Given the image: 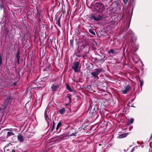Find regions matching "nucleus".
<instances>
[{
	"label": "nucleus",
	"instance_id": "15",
	"mask_svg": "<svg viewBox=\"0 0 152 152\" xmlns=\"http://www.w3.org/2000/svg\"><path fill=\"white\" fill-rule=\"evenodd\" d=\"M37 17L38 18V20L39 22L41 21V19L40 18L41 14V11L38 10L37 9Z\"/></svg>",
	"mask_w": 152,
	"mask_h": 152
},
{
	"label": "nucleus",
	"instance_id": "18",
	"mask_svg": "<svg viewBox=\"0 0 152 152\" xmlns=\"http://www.w3.org/2000/svg\"><path fill=\"white\" fill-rule=\"evenodd\" d=\"M20 55V51L19 50H18L17 51L16 55L15 57V58L17 59V60H20V57L19 56Z\"/></svg>",
	"mask_w": 152,
	"mask_h": 152
},
{
	"label": "nucleus",
	"instance_id": "16",
	"mask_svg": "<svg viewBox=\"0 0 152 152\" xmlns=\"http://www.w3.org/2000/svg\"><path fill=\"white\" fill-rule=\"evenodd\" d=\"M18 139L20 142H23L24 141L23 137L21 134H19L18 136Z\"/></svg>",
	"mask_w": 152,
	"mask_h": 152
},
{
	"label": "nucleus",
	"instance_id": "11",
	"mask_svg": "<svg viewBox=\"0 0 152 152\" xmlns=\"http://www.w3.org/2000/svg\"><path fill=\"white\" fill-rule=\"evenodd\" d=\"M6 130L9 131L7 133V136L8 137L10 136L14 135L15 134L13 133V131L11 130H9V129H6Z\"/></svg>",
	"mask_w": 152,
	"mask_h": 152
},
{
	"label": "nucleus",
	"instance_id": "38",
	"mask_svg": "<svg viewBox=\"0 0 152 152\" xmlns=\"http://www.w3.org/2000/svg\"><path fill=\"white\" fill-rule=\"evenodd\" d=\"M6 69L7 70V71H9V68L7 67H6Z\"/></svg>",
	"mask_w": 152,
	"mask_h": 152
},
{
	"label": "nucleus",
	"instance_id": "23",
	"mask_svg": "<svg viewBox=\"0 0 152 152\" xmlns=\"http://www.w3.org/2000/svg\"><path fill=\"white\" fill-rule=\"evenodd\" d=\"M8 101H7L5 100L4 101V102L2 104V106L4 108L6 107L7 106V104L8 103Z\"/></svg>",
	"mask_w": 152,
	"mask_h": 152
},
{
	"label": "nucleus",
	"instance_id": "33",
	"mask_svg": "<svg viewBox=\"0 0 152 152\" xmlns=\"http://www.w3.org/2000/svg\"><path fill=\"white\" fill-rule=\"evenodd\" d=\"M124 5H125L127 2V0H123Z\"/></svg>",
	"mask_w": 152,
	"mask_h": 152
},
{
	"label": "nucleus",
	"instance_id": "35",
	"mask_svg": "<svg viewBox=\"0 0 152 152\" xmlns=\"http://www.w3.org/2000/svg\"><path fill=\"white\" fill-rule=\"evenodd\" d=\"M19 60H17V63L18 64H19L20 63Z\"/></svg>",
	"mask_w": 152,
	"mask_h": 152
},
{
	"label": "nucleus",
	"instance_id": "47",
	"mask_svg": "<svg viewBox=\"0 0 152 152\" xmlns=\"http://www.w3.org/2000/svg\"><path fill=\"white\" fill-rule=\"evenodd\" d=\"M98 57H100V58H101V56H98Z\"/></svg>",
	"mask_w": 152,
	"mask_h": 152
},
{
	"label": "nucleus",
	"instance_id": "32",
	"mask_svg": "<svg viewBox=\"0 0 152 152\" xmlns=\"http://www.w3.org/2000/svg\"><path fill=\"white\" fill-rule=\"evenodd\" d=\"M65 135H60L59 136V137L60 138V139H62L64 138V137H65Z\"/></svg>",
	"mask_w": 152,
	"mask_h": 152
},
{
	"label": "nucleus",
	"instance_id": "27",
	"mask_svg": "<svg viewBox=\"0 0 152 152\" xmlns=\"http://www.w3.org/2000/svg\"><path fill=\"white\" fill-rule=\"evenodd\" d=\"M3 57V55L1 53H0V66H1L2 64V59Z\"/></svg>",
	"mask_w": 152,
	"mask_h": 152
},
{
	"label": "nucleus",
	"instance_id": "25",
	"mask_svg": "<svg viewBox=\"0 0 152 152\" xmlns=\"http://www.w3.org/2000/svg\"><path fill=\"white\" fill-rule=\"evenodd\" d=\"M62 125V123L61 122V121H60L58 123V124L56 128V130H57Z\"/></svg>",
	"mask_w": 152,
	"mask_h": 152
},
{
	"label": "nucleus",
	"instance_id": "39",
	"mask_svg": "<svg viewBox=\"0 0 152 152\" xmlns=\"http://www.w3.org/2000/svg\"><path fill=\"white\" fill-rule=\"evenodd\" d=\"M69 103H70L67 102V103H66L65 104H66V105H68Z\"/></svg>",
	"mask_w": 152,
	"mask_h": 152
},
{
	"label": "nucleus",
	"instance_id": "37",
	"mask_svg": "<svg viewBox=\"0 0 152 152\" xmlns=\"http://www.w3.org/2000/svg\"><path fill=\"white\" fill-rule=\"evenodd\" d=\"M152 139V134H151L150 137V139Z\"/></svg>",
	"mask_w": 152,
	"mask_h": 152
},
{
	"label": "nucleus",
	"instance_id": "19",
	"mask_svg": "<svg viewBox=\"0 0 152 152\" xmlns=\"http://www.w3.org/2000/svg\"><path fill=\"white\" fill-rule=\"evenodd\" d=\"M65 111V109L64 107H63L59 110L58 112L59 114L62 115L64 113Z\"/></svg>",
	"mask_w": 152,
	"mask_h": 152
},
{
	"label": "nucleus",
	"instance_id": "22",
	"mask_svg": "<svg viewBox=\"0 0 152 152\" xmlns=\"http://www.w3.org/2000/svg\"><path fill=\"white\" fill-rule=\"evenodd\" d=\"M8 101H7L5 100L4 101V102L2 104V106L4 108L6 107L7 106V104L8 103Z\"/></svg>",
	"mask_w": 152,
	"mask_h": 152
},
{
	"label": "nucleus",
	"instance_id": "36",
	"mask_svg": "<svg viewBox=\"0 0 152 152\" xmlns=\"http://www.w3.org/2000/svg\"><path fill=\"white\" fill-rule=\"evenodd\" d=\"M100 1H102L103 2H104L105 1H106V0H99Z\"/></svg>",
	"mask_w": 152,
	"mask_h": 152
},
{
	"label": "nucleus",
	"instance_id": "26",
	"mask_svg": "<svg viewBox=\"0 0 152 152\" xmlns=\"http://www.w3.org/2000/svg\"><path fill=\"white\" fill-rule=\"evenodd\" d=\"M55 127V123L54 121H53L52 122V126L51 128V129L50 131V132H52L53 130L54 129Z\"/></svg>",
	"mask_w": 152,
	"mask_h": 152
},
{
	"label": "nucleus",
	"instance_id": "13",
	"mask_svg": "<svg viewBox=\"0 0 152 152\" xmlns=\"http://www.w3.org/2000/svg\"><path fill=\"white\" fill-rule=\"evenodd\" d=\"M13 99V97L12 96V94L11 93L9 94L7 96L5 100L7 101H8V102L10 101H11Z\"/></svg>",
	"mask_w": 152,
	"mask_h": 152
},
{
	"label": "nucleus",
	"instance_id": "43",
	"mask_svg": "<svg viewBox=\"0 0 152 152\" xmlns=\"http://www.w3.org/2000/svg\"><path fill=\"white\" fill-rule=\"evenodd\" d=\"M12 152H15V151L14 150H12Z\"/></svg>",
	"mask_w": 152,
	"mask_h": 152
},
{
	"label": "nucleus",
	"instance_id": "10",
	"mask_svg": "<svg viewBox=\"0 0 152 152\" xmlns=\"http://www.w3.org/2000/svg\"><path fill=\"white\" fill-rule=\"evenodd\" d=\"M59 87V85H55L53 84L52 85L51 87V89L52 91H56L58 90Z\"/></svg>",
	"mask_w": 152,
	"mask_h": 152
},
{
	"label": "nucleus",
	"instance_id": "3",
	"mask_svg": "<svg viewBox=\"0 0 152 152\" xmlns=\"http://www.w3.org/2000/svg\"><path fill=\"white\" fill-rule=\"evenodd\" d=\"M97 55L99 56H101V58L99 57H97L96 58L91 57L92 61L94 64H96L99 62H100L105 58L104 55H103V54H102V53H100V54H98Z\"/></svg>",
	"mask_w": 152,
	"mask_h": 152
},
{
	"label": "nucleus",
	"instance_id": "48",
	"mask_svg": "<svg viewBox=\"0 0 152 152\" xmlns=\"http://www.w3.org/2000/svg\"><path fill=\"white\" fill-rule=\"evenodd\" d=\"M131 107H134V106H131Z\"/></svg>",
	"mask_w": 152,
	"mask_h": 152
},
{
	"label": "nucleus",
	"instance_id": "41",
	"mask_svg": "<svg viewBox=\"0 0 152 152\" xmlns=\"http://www.w3.org/2000/svg\"><path fill=\"white\" fill-rule=\"evenodd\" d=\"M12 144L10 143H9V144H8V146H9V145H12Z\"/></svg>",
	"mask_w": 152,
	"mask_h": 152
},
{
	"label": "nucleus",
	"instance_id": "40",
	"mask_svg": "<svg viewBox=\"0 0 152 152\" xmlns=\"http://www.w3.org/2000/svg\"><path fill=\"white\" fill-rule=\"evenodd\" d=\"M134 150V149L133 148H132L131 150V152H132Z\"/></svg>",
	"mask_w": 152,
	"mask_h": 152
},
{
	"label": "nucleus",
	"instance_id": "21",
	"mask_svg": "<svg viewBox=\"0 0 152 152\" xmlns=\"http://www.w3.org/2000/svg\"><path fill=\"white\" fill-rule=\"evenodd\" d=\"M66 88L67 89L69 90L70 92L72 91V89H71L69 85H68L67 83H65Z\"/></svg>",
	"mask_w": 152,
	"mask_h": 152
},
{
	"label": "nucleus",
	"instance_id": "5",
	"mask_svg": "<svg viewBox=\"0 0 152 152\" xmlns=\"http://www.w3.org/2000/svg\"><path fill=\"white\" fill-rule=\"evenodd\" d=\"M80 62L77 61L74 62L73 65L72 66V68L73 69L75 72H79L78 69L80 66Z\"/></svg>",
	"mask_w": 152,
	"mask_h": 152
},
{
	"label": "nucleus",
	"instance_id": "34",
	"mask_svg": "<svg viewBox=\"0 0 152 152\" xmlns=\"http://www.w3.org/2000/svg\"><path fill=\"white\" fill-rule=\"evenodd\" d=\"M17 82H15L13 83V84L14 86H15L17 85Z\"/></svg>",
	"mask_w": 152,
	"mask_h": 152
},
{
	"label": "nucleus",
	"instance_id": "28",
	"mask_svg": "<svg viewBox=\"0 0 152 152\" xmlns=\"http://www.w3.org/2000/svg\"><path fill=\"white\" fill-rule=\"evenodd\" d=\"M73 42L74 40L73 39L70 40V45L73 48Z\"/></svg>",
	"mask_w": 152,
	"mask_h": 152
},
{
	"label": "nucleus",
	"instance_id": "31",
	"mask_svg": "<svg viewBox=\"0 0 152 152\" xmlns=\"http://www.w3.org/2000/svg\"><path fill=\"white\" fill-rule=\"evenodd\" d=\"M77 132H76V131H75V132H74L72 134H71L70 135V136H76V134L77 133Z\"/></svg>",
	"mask_w": 152,
	"mask_h": 152
},
{
	"label": "nucleus",
	"instance_id": "20",
	"mask_svg": "<svg viewBox=\"0 0 152 152\" xmlns=\"http://www.w3.org/2000/svg\"><path fill=\"white\" fill-rule=\"evenodd\" d=\"M61 15L58 18V19L56 21V23L60 27H61V26L60 23V20L61 18Z\"/></svg>",
	"mask_w": 152,
	"mask_h": 152
},
{
	"label": "nucleus",
	"instance_id": "8",
	"mask_svg": "<svg viewBox=\"0 0 152 152\" xmlns=\"http://www.w3.org/2000/svg\"><path fill=\"white\" fill-rule=\"evenodd\" d=\"M71 95L70 94H69L66 95L65 98V100L66 102L70 103L71 102Z\"/></svg>",
	"mask_w": 152,
	"mask_h": 152
},
{
	"label": "nucleus",
	"instance_id": "4",
	"mask_svg": "<svg viewBox=\"0 0 152 152\" xmlns=\"http://www.w3.org/2000/svg\"><path fill=\"white\" fill-rule=\"evenodd\" d=\"M88 17L91 20H94L96 21H100L103 19L102 17L100 15H98L96 16L94 15H89Z\"/></svg>",
	"mask_w": 152,
	"mask_h": 152
},
{
	"label": "nucleus",
	"instance_id": "12",
	"mask_svg": "<svg viewBox=\"0 0 152 152\" xmlns=\"http://www.w3.org/2000/svg\"><path fill=\"white\" fill-rule=\"evenodd\" d=\"M109 53H111L113 55L115 56L117 54L118 52L114 49H111L108 52Z\"/></svg>",
	"mask_w": 152,
	"mask_h": 152
},
{
	"label": "nucleus",
	"instance_id": "29",
	"mask_svg": "<svg viewBox=\"0 0 152 152\" xmlns=\"http://www.w3.org/2000/svg\"><path fill=\"white\" fill-rule=\"evenodd\" d=\"M89 32L90 33H91L92 35H95V33L94 32V31H92V30H91V29H89Z\"/></svg>",
	"mask_w": 152,
	"mask_h": 152
},
{
	"label": "nucleus",
	"instance_id": "46",
	"mask_svg": "<svg viewBox=\"0 0 152 152\" xmlns=\"http://www.w3.org/2000/svg\"><path fill=\"white\" fill-rule=\"evenodd\" d=\"M83 130L86 129L85 128H84V127L83 128Z\"/></svg>",
	"mask_w": 152,
	"mask_h": 152
},
{
	"label": "nucleus",
	"instance_id": "30",
	"mask_svg": "<svg viewBox=\"0 0 152 152\" xmlns=\"http://www.w3.org/2000/svg\"><path fill=\"white\" fill-rule=\"evenodd\" d=\"M140 86L141 88H142V87L143 85V80H140Z\"/></svg>",
	"mask_w": 152,
	"mask_h": 152
},
{
	"label": "nucleus",
	"instance_id": "44",
	"mask_svg": "<svg viewBox=\"0 0 152 152\" xmlns=\"http://www.w3.org/2000/svg\"><path fill=\"white\" fill-rule=\"evenodd\" d=\"M114 4H115V3L114 2L113 3H112V4H111V6H112V5H113Z\"/></svg>",
	"mask_w": 152,
	"mask_h": 152
},
{
	"label": "nucleus",
	"instance_id": "2",
	"mask_svg": "<svg viewBox=\"0 0 152 152\" xmlns=\"http://www.w3.org/2000/svg\"><path fill=\"white\" fill-rule=\"evenodd\" d=\"M102 69H101L96 68L94 69V71L91 73V77L98 80L99 79L98 76V75L102 72Z\"/></svg>",
	"mask_w": 152,
	"mask_h": 152
},
{
	"label": "nucleus",
	"instance_id": "45",
	"mask_svg": "<svg viewBox=\"0 0 152 152\" xmlns=\"http://www.w3.org/2000/svg\"><path fill=\"white\" fill-rule=\"evenodd\" d=\"M101 145H102L101 144H99V146H101Z\"/></svg>",
	"mask_w": 152,
	"mask_h": 152
},
{
	"label": "nucleus",
	"instance_id": "6",
	"mask_svg": "<svg viewBox=\"0 0 152 152\" xmlns=\"http://www.w3.org/2000/svg\"><path fill=\"white\" fill-rule=\"evenodd\" d=\"M83 48L82 49V50L83 52V54H86L88 53L89 50V46H87L86 44H83L82 45L81 48Z\"/></svg>",
	"mask_w": 152,
	"mask_h": 152
},
{
	"label": "nucleus",
	"instance_id": "9",
	"mask_svg": "<svg viewBox=\"0 0 152 152\" xmlns=\"http://www.w3.org/2000/svg\"><path fill=\"white\" fill-rule=\"evenodd\" d=\"M130 88V86H125L124 88H123L121 91L122 93L124 94H126L128 90Z\"/></svg>",
	"mask_w": 152,
	"mask_h": 152
},
{
	"label": "nucleus",
	"instance_id": "24",
	"mask_svg": "<svg viewBox=\"0 0 152 152\" xmlns=\"http://www.w3.org/2000/svg\"><path fill=\"white\" fill-rule=\"evenodd\" d=\"M134 119L133 118H131L129 120V122L127 124L128 125H129L132 124L134 122Z\"/></svg>",
	"mask_w": 152,
	"mask_h": 152
},
{
	"label": "nucleus",
	"instance_id": "49",
	"mask_svg": "<svg viewBox=\"0 0 152 152\" xmlns=\"http://www.w3.org/2000/svg\"><path fill=\"white\" fill-rule=\"evenodd\" d=\"M114 9V8H113L112 9L113 10V9Z\"/></svg>",
	"mask_w": 152,
	"mask_h": 152
},
{
	"label": "nucleus",
	"instance_id": "7",
	"mask_svg": "<svg viewBox=\"0 0 152 152\" xmlns=\"http://www.w3.org/2000/svg\"><path fill=\"white\" fill-rule=\"evenodd\" d=\"M88 110L89 111L90 113H91L93 115L96 114L95 107L94 106L92 105L91 107H89Z\"/></svg>",
	"mask_w": 152,
	"mask_h": 152
},
{
	"label": "nucleus",
	"instance_id": "14",
	"mask_svg": "<svg viewBox=\"0 0 152 152\" xmlns=\"http://www.w3.org/2000/svg\"><path fill=\"white\" fill-rule=\"evenodd\" d=\"M128 133H125L120 134L118 136V138L119 139L125 138L128 135Z\"/></svg>",
	"mask_w": 152,
	"mask_h": 152
},
{
	"label": "nucleus",
	"instance_id": "1",
	"mask_svg": "<svg viewBox=\"0 0 152 152\" xmlns=\"http://www.w3.org/2000/svg\"><path fill=\"white\" fill-rule=\"evenodd\" d=\"M94 9L98 13H101L104 11L105 7L102 4L96 2L94 4Z\"/></svg>",
	"mask_w": 152,
	"mask_h": 152
},
{
	"label": "nucleus",
	"instance_id": "17",
	"mask_svg": "<svg viewBox=\"0 0 152 152\" xmlns=\"http://www.w3.org/2000/svg\"><path fill=\"white\" fill-rule=\"evenodd\" d=\"M34 133L32 132H29L27 133L26 134V136L27 137L29 138L33 136Z\"/></svg>",
	"mask_w": 152,
	"mask_h": 152
},
{
	"label": "nucleus",
	"instance_id": "42",
	"mask_svg": "<svg viewBox=\"0 0 152 152\" xmlns=\"http://www.w3.org/2000/svg\"><path fill=\"white\" fill-rule=\"evenodd\" d=\"M76 56L78 57H80L81 56L80 55H76Z\"/></svg>",
	"mask_w": 152,
	"mask_h": 152
}]
</instances>
